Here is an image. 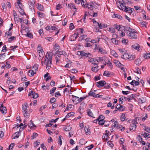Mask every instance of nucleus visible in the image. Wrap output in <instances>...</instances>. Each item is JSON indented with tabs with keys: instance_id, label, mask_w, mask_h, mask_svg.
<instances>
[{
	"instance_id": "obj_38",
	"label": "nucleus",
	"mask_w": 150,
	"mask_h": 150,
	"mask_svg": "<svg viewBox=\"0 0 150 150\" xmlns=\"http://www.w3.org/2000/svg\"><path fill=\"white\" fill-rule=\"evenodd\" d=\"M39 55L40 57H43L44 55V52L43 50H42L41 51L38 52Z\"/></svg>"
},
{
	"instance_id": "obj_24",
	"label": "nucleus",
	"mask_w": 150,
	"mask_h": 150,
	"mask_svg": "<svg viewBox=\"0 0 150 150\" xmlns=\"http://www.w3.org/2000/svg\"><path fill=\"white\" fill-rule=\"evenodd\" d=\"M59 29L56 26H53L51 27V30H54L57 31V33H55L56 35L59 32Z\"/></svg>"
},
{
	"instance_id": "obj_59",
	"label": "nucleus",
	"mask_w": 150,
	"mask_h": 150,
	"mask_svg": "<svg viewBox=\"0 0 150 150\" xmlns=\"http://www.w3.org/2000/svg\"><path fill=\"white\" fill-rule=\"evenodd\" d=\"M15 145L14 143H12L9 146V150H12V148Z\"/></svg>"
},
{
	"instance_id": "obj_18",
	"label": "nucleus",
	"mask_w": 150,
	"mask_h": 150,
	"mask_svg": "<svg viewBox=\"0 0 150 150\" xmlns=\"http://www.w3.org/2000/svg\"><path fill=\"white\" fill-rule=\"evenodd\" d=\"M132 48L135 50L139 51L140 50V47L139 46V45L137 43H136L134 44V45H133L132 46Z\"/></svg>"
},
{
	"instance_id": "obj_39",
	"label": "nucleus",
	"mask_w": 150,
	"mask_h": 150,
	"mask_svg": "<svg viewBox=\"0 0 150 150\" xmlns=\"http://www.w3.org/2000/svg\"><path fill=\"white\" fill-rule=\"evenodd\" d=\"M30 124L29 125V126L30 128H33L34 127H35V125L34 124L33 122L31 120L30 121Z\"/></svg>"
},
{
	"instance_id": "obj_2",
	"label": "nucleus",
	"mask_w": 150,
	"mask_h": 150,
	"mask_svg": "<svg viewBox=\"0 0 150 150\" xmlns=\"http://www.w3.org/2000/svg\"><path fill=\"white\" fill-rule=\"evenodd\" d=\"M44 63L46 65V69L47 70L50 69L52 63V56L48 52L45 56Z\"/></svg>"
},
{
	"instance_id": "obj_13",
	"label": "nucleus",
	"mask_w": 150,
	"mask_h": 150,
	"mask_svg": "<svg viewBox=\"0 0 150 150\" xmlns=\"http://www.w3.org/2000/svg\"><path fill=\"white\" fill-rule=\"evenodd\" d=\"M103 75L104 76H105L108 77H110L113 76V74L112 72H110L107 71H104Z\"/></svg>"
},
{
	"instance_id": "obj_9",
	"label": "nucleus",
	"mask_w": 150,
	"mask_h": 150,
	"mask_svg": "<svg viewBox=\"0 0 150 150\" xmlns=\"http://www.w3.org/2000/svg\"><path fill=\"white\" fill-rule=\"evenodd\" d=\"M105 84L106 82L103 80L100 81L96 83V86L98 87L103 86Z\"/></svg>"
},
{
	"instance_id": "obj_50",
	"label": "nucleus",
	"mask_w": 150,
	"mask_h": 150,
	"mask_svg": "<svg viewBox=\"0 0 150 150\" xmlns=\"http://www.w3.org/2000/svg\"><path fill=\"white\" fill-rule=\"evenodd\" d=\"M105 117L102 115H100L96 120H104Z\"/></svg>"
},
{
	"instance_id": "obj_62",
	"label": "nucleus",
	"mask_w": 150,
	"mask_h": 150,
	"mask_svg": "<svg viewBox=\"0 0 150 150\" xmlns=\"http://www.w3.org/2000/svg\"><path fill=\"white\" fill-rule=\"evenodd\" d=\"M56 99L54 98H51L50 100V102L52 103L55 102L56 101Z\"/></svg>"
},
{
	"instance_id": "obj_5",
	"label": "nucleus",
	"mask_w": 150,
	"mask_h": 150,
	"mask_svg": "<svg viewBox=\"0 0 150 150\" xmlns=\"http://www.w3.org/2000/svg\"><path fill=\"white\" fill-rule=\"evenodd\" d=\"M95 5L93 2L86 3V8H88L89 9L93 10L95 8Z\"/></svg>"
},
{
	"instance_id": "obj_15",
	"label": "nucleus",
	"mask_w": 150,
	"mask_h": 150,
	"mask_svg": "<svg viewBox=\"0 0 150 150\" xmlns=\"http://www.w3.org/2000/svg\"><path fill=\"white\" fill-rule=\"evenodd\" d=\"M125 26H122V25H117L116 24H115L113 25L114 28L115 29H116L118 31L120 30V29L122 30H125V29L122 27H124Z\"/></svg>"
},
{
	"instance_id": "obj_44",
	"label": "nucleus",
	"mask_w": 150,
	"mask_h": 150,
	"mask_svg": "<svg viewBox=\"0 0 150 150\" xmlns=\"http://www.w3.org/2000/svg\"><path fill=\"white\" fill-rule=\"evenodd\" d=\"M125 115L124 114H122L121 116L120 119L122 121H123L125 120Z\"/></svg>"
},
{
	"instance_id": "obj_7",
	"label": "nucleus",
	"mask_w": 150,
	"mask_h": 150,
	"mask_svg": "<svg viewBox=\"0 0 150 150\" xmlns=\"http://www.w3.org/2000/svg\"><path fill=\"white\" fill-rule=\"evenodd\" d=\"M96 91V90L95 91H91L88 94V96H91L94 98L99 97L100 98V96L98 94H96L95 92Z\"/></svg>"
},
{
	"instance_id": "obj_47",
	"label": "nucleus",
	"mask_w": 150,
	"mask_h": 150,
	"mask_svg": "<svg viewBox=\"0 0 150 150\" xmlns=\"http://www.w3.org/2000/svg\"><path fill=\"white\" fill-rule=\"evenodd\" d=\"M107 106L108 107H111V109H113L114 108V105L112 106V104L111 102H109L107 104Z\"/></svg>"
},
{
	"instance_id": "obj_3",
	"label": "nucleus",
	"mask_w": 150,
	"mask_h": 150,
	"mask_svg": "<svg viewBox=\"0 0 150 150\" xmlns=\"http://www.w3.org/2000/svg\"><path fill=\"white\" fill-rule=\"evenodd\" d=\"M120 5L118 6L119 9H121L122 11L125 12H128L129 10L130 9V8L128 6H125L122 3H120Z\"/></svg>"
},
{
	"instance_id": "obj_49",
	"label": "nucleus",
	"mask_w": 150,
	"mask_h": 150,
	"mask_svg": "<svg viewBox=\"0 0 150 150\" xmlns=\"http://www.w3.org/2000/svg\"><path fill=\"white\" fill-rule=\"evenodd\" d=\"M108 31L111 32L112 33H114L115 32V29L113 28H110L108 29Z\"/></svg>"
},
{
	"instance_id": "obj_36",
	"label": "nucleus",
	"mask_w": 150,
	"mask_h": 150,
	"mask_svg": "<svg viewBox=\"0 0 150 150\" xmlns=\"http://www.w3.org/2000/svg\"><path fill=\"white\" fill-rule=\"evenodd\" d=\"M112 17L113 18H117L120 19H122V16L121 15L117 14H114V15L112 16Z\"/></svg>"
},
{
	"instance_id": "obj_20",
	"label": "nucleus",
	"mask_w": 150,
	"mask_h": 150,
	"mask_svg": "<svg viewBox=\"0 0 150 150\" xmlns=\"http://www.w3.org/2000/svg\"><path fill=\"white\" fill-rule=\"evenodd\" d=\"M96 49L98 50V52H101V54H105L106 53L105 51L104 50V49L102 47H97Z\"/></svg>"
},
{
	"instance_id": "obj_52",
	"label": "nucleus",
	"mask_w": 150,
	"mask_h": 150,
	"mask_svg": "<svg viewBox=\"0 0 150 150\" xmlns=\"http://www.w3.org/2000/svg\"><path fill=\"white\" fill-rule=\"evenodd\" d=\"M56 89V88L55 87H53L50 91V94L51 95L53 94Z\"/></svg>"
},
{
	"instance_id": "obj_40",
	"label": "nucleus",
	"mask_w": 150,
	"mask_h": 150,
	"mask_svg": "<svg viewBox=\"0 0 150 150\" xmlns=\"http://www.w3.org/2000/svg\"><path fill=\"white\" fill-rule=\"evenodd\" d=\"M74 113L73 112H71L68 113L66 116V117L68 118L72 116H73L74 114Z\"/></svg>"
},
{
	"instance_id": "obj_25",
	"label": "nucleus",
	"mask_w": 150,
	"mask_h": 150,
	"mask_svg": "<svg viewBox=\"0 0 150 150\" xmlns=\"http://www.w3.org/2000/svg\"><path fill=\"white\" fill-rule=\"evenodd\" d=\"M98 65H95L94 67L92 68L91 70L95 72H96L98 71Z\"/></svg>"
},
{
	"instance_id": "obj_46",
	"label": "nucleus",
	"mask_w": 150,
	"mask_h": 150,
	"mask_svg": "<svg viewBox=\"0 0 150 150\" xmlns=\"http://www.w3.org/2000/svg\"><path fill=\"white\" fill-rule=\"evenodd\" d=\"M117 109L118 110H120V111H122L124 109V107L122 105H119V107L117 108Z\"/></svg>"
},
{
	"instance_id": "obj_21",
	"label": "nucleus",
	"mask_w": 150,
	"mask_h": 150,
	"mask_svg": "<svg viewBox=\"0 0 150 150\" xmlns=\"http://www.w3.org/2000/svg\"><path fill=\"white\" fill-rule=\"evenodd\" d=\"M142 62L140 58H137L135 60L134 63L137 65H139L141 64Z\"/></svg>"
},
{
	"instance_id": "obj_57",
	"label": "nucleus",
	"mask_w": 150,
	"mask_h": 150,
	"mask_svg": "<svg viewBox=\"0 0 150 150\" xmlns=\"http://www.w3.org/2000/svg\"><path fill=\"white\" fill-rule=\"evenodd\" d=\"M58 52L59 53L58 54H60V56H61V55H65L66 54V52L64 51H58Z\"/></svg>"
},
{
	"instance_id": "obj_33",
	"label": "nucleus",
	"mask_w": 150,
	"mask_h": 150,
	"mask_svg": "<svg viewBox=\"0 0 150 150\" xmlns=\"http://www.w3.org/2000/svg\"><path fill=\"white\" fill-rule=\"evenodd\" d=\"M119 125L118 122L116 121L113 124L112 127L113 128H115L118 129Z\"/></svg>"
},
{
	"instance_id": "obj_42",
	"label": "nucleus",
	"mask_w": 150,
	"mask_h": 150,
	"mask_svg": "<svg viewBox=\"0 0 150 150\" xmlns=\"http://www.w3.org/2000/svg\"><path fill=\"white\" fill-rule=\"evenodd\" d=\"M75 37L74 35H71L70 37V40L71 41H75L76 39V38Z\"/></svg>"
},
{
	"instance_id": "obj_45",
	"label": "nucleus",
	"mask_w": 150,
	"mask_h": 150,
	"mask_svg": "<svg viewBox=\"0 0 150 150\" xmlns=\"http://www.w3.org/2000/svg\"><path fill=\"white\" fill-rule=\"evenodd\" d=\"M98 25L99 26V28L100 29H102L104 28L105 27V25L104 24H102L101 23H97Z\"/></svg>"
},
{
	"instance_id": "obj_30",
	"label": "nucleus",
	"mask_w": 150,
	"mask_h": 150,
	"mask_svg": "<svg viewBox=\"0 0 150 150\" xmlns=\"http://www.w3.org/2000/svg\"><path fill=\"white\" fill-rule=\"evenodd\" d=\"M129 56V55L128 54V53H124V54L121 56L122 58L124 59H128V57Z\"/></svg>"
},
{
	"instance_id": "obj_17",
	"label": "nucleus",
	"mask_w": 150,
	"mask_h": 150,
	"mask_svg": "<svg viewBox=\"0 0 150 150\" xmlns=\"http://www.w3.org/2000/svg\"><path fill=\"white\" fill-rule=\"evenodd\" d=\"M68 6L71 9H75L76 10L75 11H74V14L75 13V12H77V11H76L77 9L76 8V6H75L74 4L72 3H70L68 4Z\"/></svg>"
},
{
	"instance_id": "obj_64",
	"label": "nucleus",
	"mask_w": 150,
	"mask_h": 150,
	"mask_svg": "<svg viewBox=\"0 0 150 150\" xmlns=\"http://www.w3.org/2000/svg\"><path fill=\"white\" fill-rule=\"evenodd\" d=\"M62 7V5L60 4H59L56 6V8L57 10H59Z\"/></svg>"
},
{
	"instance_id": "obj_10",
	"label": "nucleus",
	"mask_w": 150,
	"mask_h": 150,
	"mask_svg": "<svg viewBox=\"0 0 150 150\" xmlns=\"http://www.w3.org/2000/svg\"><path fill=\"white\" fill-rule=\"evenodd\" d=\"M28 108V104L27 103H24L22 106V108L23 110L22 112H26L27 111Z\"/></svg>"
},
{
	"instance_id": "obj_53",
	"label": "nucleus",
	"mask_w": 150,
	"mask_h": 150,
	"mask_svg": "<svg viewBox=\"0 0 150 150\" xmlns=\"http://www.w3.org/2000/svg\"><path fill=\"white\" fill-rule=\"evenodd\" d=\"M128 101H129L130 100H132L134 98V97L133 96V94L129 96H128Z\"/></svg>"
},
{
	"instance_id": "obj_26",
	"label": "nucleus",
	"mask_w": 150,
	"mask_h": 150,
	"mask_svg": "<svg viewBox=\"0 0 150 150\" xmlns=\"http://www.w3.org/2000/svg\"><path fill=\"white\" fill-rule=\"evenodd\" d=\"M102 139H104L105 141H107L108 140L109 137L108 136L107 133L103 134L102 137Z\"/></svg>"
},
{
	"instance_id": "obj_22",
	"label": "nucleus",
	"mask_w": 150,
	"mask_h": 150,
	"mask_svg": "<svg viewBox=\"0 0 150 150\" xmlns=\"http://www.w3.org/2000/svg\"><path fill=\"white\" fill-rule=\"evenodd\" d=\"M146 101V99L142 97L139 98L138 100V102L139 103L142 104L145 103Z\"/></svg>"
},
{
	"instance_id": "obj_19",
	"label": "nucleus",
	"mask_w": 150,
	"mask_h": 150,
	"mask_svg": "<svg viewBox=\"0 0 150 150\" xmlns=\"http://www.w3.org/2000/svg\"><path fill=\"white\" fill-rule=\"evenodd\" d=\"M128 99V98L125 97H122L119 99V100L120 102V103L121 104H122L123 102L126 101Z\"/></svg>"
},
{
	"instance_id": "obj_35",
	"label": "nucleus",
	"mask_w": 150,
	"mask_h": 150,
	"mask_svg": "<svg viewBox=\"0 0 150 150\" xmlns=\"http://www.w3.org/2000/svg\"><path fill=\"white\" fill-rule=\"evenodd\" d=\"M84 131L86 134H89L90 133V130L88 126H85L84 128Z\"/></svg>"
},
{
	"instance_id": "obj_11",
	"label": "nucleus",
	"mask_w": 150,
	"mask_h": 150,
	"mask_svg": "<svg viewBox=\"0 0 150 150\" xmlns=\"http://www.w3.org/2000/svg\"><path fill=\"white\" fill-rule=\"evenodd\" d=\"M88 61L91 62L92 64H95L96 65H97L99 63V61L98 60L93 58L90 59Z\"/></svg>"
},
{
	"instance_id": "obj_55",
	"label": "nucleus",
	"mask_w": 150,
	"mask_h": 150,
	"mask_svg": "<svg viewBox=\"0 0 150 150\" xmlns=\"http://www.w3.org/2000/svg\"><path fill=\"white\" fill-rule=\"evenodd\" d=\"M135 57L134 55H129V56L128 57V59L130 60H132L135 58Z\"/></svg>"
},
{
	"instance_id": "obj_23",
	"label": "nucleus",
	"mask_w": 150,
	"mask_h": 150,
	"mask_svg": "<svg viewBox=\"0 0 150 150\" xmlns=\"http://www.w3.org/2000/svg\"><path fill=\"white\" fill-rule=\"evenodd\" d=\"M38 6L37 7V8L40 11H43L44 10V8L42 5L40 4H37Z\"/></svg>"
},
{
	"instance_id": "obj_4",
	"label": "nucleus",
	"mask_w": 150,
	"mask_h": 150,
	"mask_svg": "<svg viewBox=\"0 0 150 150\" xmlns=\"http://www.w3.org/2000/svg\"><path fill=\"white\" fill-rule=\"evenodd\" d=\"M133 123L131 124L130 127V130L131 131H134L136 129V124L137 123V119L134 120L133 121Z\"/></svg>"
},
{
	"instance_id": "obj_14",
	"label": "nucleus",
	"mask_w": 150,
	"mask_h": 150,
	"mask_svg": "<svg viewBox=\"0 0 150 150\" xmlns=\"http://www.w3.org/2000/svg\"><path fill=\"white\" fill-rule=\"evenodd\" d=\"M35 3V0H30V1L28 2V3L30 8H32L34 7Z\"/></svg>"
},
{
	"instance_id": "obj_28",
	"label": "nucleus",
	"mask_w": 150,
	"mask_h": 150,
	"mask_svg": "<svg viewBox=\"0 0 150 150\" xmlns=\"http://www.w3.org/2000/svg\"><path fill=\"white\" fill-rule=\"evenodd\" d=\"M12 35V32L8 31L5 33V37L7 38L11 36Z\"/></svg>"
},
{
	"instance_id": "obj_61",
	"label": "nucleus",
	"mask_w": 150,
	"mask_h": 150,
	"mask_svg": "<svg viewBox=\"0 0 150 150\" xmlns=\"http://www.w3.org/2000/svg\"><path fill=\"white\" fill-rule=\"evenodd\" d=\"M143 135L144 136V137L145 138H148L150 137H149V134L148 133H146L145 132L144 133V134H143Z\"/></svg>"
},
{
	"instance_id": "obj_12",
	"label": "nucleus",
	"mask_w": 150,
	"mask_h": 150,
	"mask_svg": "<svg viewBox=\"0 0 150 150\" xmlns=\"http://www.w3.org/2000/svg\"><path fill=\"white\" fill-rule=\"evenodd\" d=\"M0 110L2 113L6 114L7 112L6 108L4 106L3 104H2L0 106Z\"/></svg>"
},
{
	"instance_id": "obj_29",
	"label": "nucleus",
	"mask_w": 150,
	"mask_h": 150,
	"mask_svg": "<svg viewBox=\"0 0 150 150\" xmlns=\"http://www.w3.org/2000/svg\"><path fill=\"white\" fill-rule=\"evenodd\" d=\"M80 3H81V4L82 6L84 8H86V3H87L86 2V0H80Z\"/></svg>"
},
{
	"instance_id": "obj_34",
	"label": "nucleus",
	"mask_w": 150,
	"mask_h": 150,
	"mask_svg": "<svg viewBox=\"0 0 150 150\" xmlns=\"http://www.w3.org/2000/svg\"><path fill=\"white\" fill-rule=\"evenodd\" d=\"M59 48L60 46L58 45L57 44H55L54 47V49L57 52L59 51Z\"/></svg>"
},
{
	"instance_id": "obj_6",
	"label": "nucleus",
	"mask_w": 150,
	"mask_h": 150,
	"mask_svg": "<svg viewBox=\"0 0 150 150\" xmlns=\"http://www.w3.org/2000/svg\"><path fill=\"white\" fill-rule=\"evenodd\" d=\"M79 53L80 54L81 56H84L86 57H90V58L91 56V54L89 53L85 52L84 51H80L79 52Z\"/></svg>"
},
{
	"instance_id": "obj_58",
	"label": "nucleus",
	"mask_w": 150,
	"mask_h": 150,
	"mask_svg": "<svg viewBox=\"0 0 150 150\" xmlns=\"http://www.w3.org/2000/svg\"><path fill=\"white\" fill-rule=\"evenodd\" d=\"M99 122V124L100 125H103L104 123V120H98Z\"/></svg>"
},
{
	"instance_id": "obj_1",
	"label": "nucleus",
	"mask_w": 150,
	"mask_h": 150,
	"mask_svg": "<svg viewBox=\"0 0 150 150\" xmlns=\"http://www.w3.org/2000/svg\"><path fill=\"white\" fill-rule=\"evenodd\" d=\"M122 27L125 29L124 31L130 38L131 39H137V32L134 29H132L128 26Z\"/></svg>"
},
{
	"instance_id": "obj_8",
	"label": "nucleus",
	"mask_w": 150,
	"mask_h": 150,
	"mask_svg": "<svg viewBox=\"0 0 150 150\" xmlns=\"http://www.w3.org/2000/svg\"><path fill=\"white\" fill-rule=\"evenodd\" d=\"M72 97L71 98V100L75 104H77L78 103L81 102L80 99L77 96L72 95Z\"/></svg>"
},
{
	"instance_id": "obj_54",
	"label": "nucleus",
	"mask_w": 150,
	"mask_h": 150,
	"mask_svg": "<svg viewBox=\"0 0 150 150\" xmlns=\"http://www.w3.org/2000/svg\"><path fill=\"white\" fill-rule=\"evenodd\" d=\"M110 87V84L108 83H106L104 85V88L106 89H109Z\"/></svg>"
},
{
	"instance_id": "obj_43",
	"label": "nucleus",
	"mask_w": 150,
	"mask_h": 150,
	"mask_svg": "<svg viewBox=\"0 0 150 150\" xmlns=\"http://www.w3.org/2000/svg\"><path fill=\"white\" fill-rule=\"evenodd\" d=\"M13 139L18 138L19 137V133L18 132H15L13 134Z\"/></svg>"
},
{
	"instance_id": "obj_51",
	"label": "nucleus",
	"mask_w": 150,
	"mask_h": 150,
	"mask_svg": "<svg viewBox=\"0 0 150 150\" xmlns=\"http://www.w3.org/2000/svg\"><path fill=\"white\" fill-rule=\"evenodd\" d=\"M118 129H120V130L122 131L125 130V128L124 127H123L122 125H120L118 127Z\"/></svg>"
},
{
	"instance_id": "obj_31",
	"label": "nucleus",
	"mask_w": 150,
	"mask_h": 150,
	"mask_svg": "<svg viewBox=\"0 0 150 150\" xmlns=\"http://www.w3.org/2000/svg\"><path fill=\"white\" fill-rule=\"evenodd\" d=\"M49 74V73H47L46 74L44 75L45 78H46V81H47L51 79V77L50 76H48V75Z\"/></svg>"
},
{
	"instance_id": "obj_63",
	"label": "nucleus",
	"mask_w": 150,
	"mask_h": 150,
	"mask_svg": "<svg viewBox=\"0 0 150 150\" xmlns=\"http://www.w3.org/2000/svg\"><path fill=\"white\" fill-rule=\"evenodd\" d=\"M74 28V25L72 23H71L70 24L69 26V29L71 30H73Z\"/></svg>"
},
{
	"instance_id": "obj_32",
	"label": "nucleus",
	"mask_w": 150,
	"mask_h": 150,
	"mask_svg": "<svg viewBox=\"0 0 150 150\" xmlns=\"http://www.w3.org/2000/svg\"><path fill=\"white\" fill-rule=\"evenodd\" d=\"M60 57V54H57V55L55 57V59L56 63L57 64L59 63Z\"/></svg>"
},
{
	"instance_id": "obj_60",
	"label": "nucleus",
	"mask_w": 150,
	"mask_h": 150,
	"mask_svg": "<svg viewBox=\"0 0 150 150\" xmlns=\"http://www.w3.org/2000/svg\"><path fill=\"white\" fill-rule=\"evenodd\" d=\"M14 39H16L15 37L12 36L8 38V40L9 42H11Z\"/></svg>"
},
{
	"instance_id": "obj_16",
	"label": "nucleus",
	"mask_w": 150,
	"mask_h": 150,
	"mask_svg": "<svg viewBox=\"0 0 150 150\" xmlns=\"http://www.w3.org/2000/svg\"><path fill=\"white\" fill-rule=\"evenodd\" d=\"M37 13L38 15L39 18H40V19L44 18L45 17V14L44 13L38 11Z\"/></svg>"
},
{
	"instance_id": "obj_37",
	"label": "nucleus",
	"mask_w": 150,
	"mask_h": 150,
	"mask_svg": "<svg viewBox=\"0 0 150 150\" xmlns=\"http://www.w3.org/2000/svg\"><path fill=\"white\" fill-rule=\"evenodd\" d=\"M28 73H30V74L29 75L30 76H32L36 74V72L34 71V70H29L28 72Z\"/></svg>"
},
{
	"instance_id": "obj_56",
	"label": "nucleus",
	"mask_w": 150,
	"mask_h": 150,
	"mask_svg": "<svg viewBox=\"0 0 150 150\" xmlns=\"http://www.w3.org/2000/svg\"><path fill=\"white\" fill-rule=\"evenodd\" d=\"M6 47V45H4L2 49L1 50V52H5L7 51Z\"/></svg>"
},
{
	"instance_id": "obj_41",
	"label": "nucleus",
	"mask_w": 150,
	"mask_h": 150,
	"mask_svg": "<svg viewBox=\"0 0 150 150\" xmlns=\"http://www.w3.org/2000/svg\"><path fill=\"white\" fill-rule=\"evenodd\" d=\"M23 113L24 117L28 118H29L30 116V114L28 113L27 111H26V112H23Z\"/></svg>"
},
{
	"instance_id": "obj_27",
	"label": "nucleus",
	"mask_w": 150,
	"mask_h": 150,
	"mask_svg": "<svg viewBox=\"0 0 150 150\" xmlns=\"http://www.w3.org/2000/svg\"><path fill=\"white\" fill-rule=\"evenodd\" d=\"M111 41L115 45H118L120 42L119 40H116L115 38H112Z\"/></svg>"
},
{
	"instance_id": "obj_48",
	"label": "nucleus",
	"mask_w": 150,
	"mask_h": 150,
	"mask_svg": "<svg viewBox=\"0 0 150 150\" xmlns=\"http://www.w3.org/2000/svg\"><path fill=\"white\" fill-rule=\"evenodd\" d=\"M87 113L89 116H91L92 117H93V114L92 113V112L91 111L90 109H88V110Z\"/></svg>"
}]
</instances>
